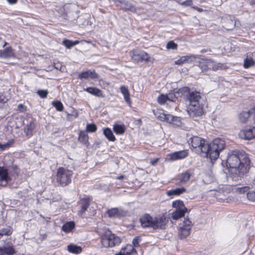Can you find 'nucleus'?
<instances>
[{
    "label": "nucleus",
    "instance_id": "11",
    "mask_svg": "<svg viewBox=\"0 0 255 255\" xmlns=\"http://www.w3.org/2000/svg\"><path fill=\"white\" fill-rule=\"evenodd\" d=\"M154 218L148 214L143 215L140 219L141 225L142 227H152L153 228Z\"/></svg>",
    "mask_w": 255,
    "mask_h": 255
},
{
    "label": "nucleus",
    "instance_id": "19",
    "mask_svg": "<svg viewBox=\"0 0 255 255\" xmlns=\"http://www.w3.org/2000/svg\"><path fill=\"white\" fill-rule=\"evenodd\" d=\"M154 225H153V228H161L163 229L164 228L166 224V221L165 218L164 217H161L159 219L157 218H154Z\"/></svg>",
    "mask_w": 255,
    "mask_h": 255
},
{
    "label": "nucleus",
    "instance_id": "12",
    "mask_svg": "<svg viewBox=\"0 0 255 255\" xmlns=\"http://www.w3.org/2000/svg\"><path fill=\"white\" fill-rule=\"evenodd\" d=\"M188 155L187 150H181L171 153L168 155L170 160L172 161L182 159L185 158Z\"/></svg>",
    "mask_w": 255,
    "mask_h": 255
},
{
    "label": "nucleus",
    "instance_id": "55",
    "mask_svg": "<svg viewBox=\"0 0 255 255\" xmlns=\"http://www.w3.org/2000/svg\"><path fill=\"white\" fill-rule=\"evenodd\" d=\"M158 160V158H156V159H154L151 160L150 163L151 164H152V165H154L155 163H157Z\"/></svg>",
    "mask_w": 255,
    "mask_h": 255
},
{
    "label": "nucleus",
    "instance_id": "20",
    "mask_svg": "<svg viewBox=\"0 0 255 255\" xmlns=\"http://www.w3.org/2000/svg\"><path fill=\"white\" fill-rule=\"evenodd\" d=\"M84 90L85 91L87 92L88 93H89V94H90L91 95H93L99 97H103L102 90H101L100 89H99L98 88H94V87H88V88L84 89Z\"/></svg>",
    "mask_w": 255,
    "mask_h": 255
},
{
    "label": "nucleus",
    "instance_id": "2",
    "mask_svg": "<svg viewBox=\"0 0 255 255\" xmlns=\"http://www.w3.org/2000/svg\"><path fill=\"white\" fill-rule=\"evenodd\" d=\"M190 140L192 149L211 161L216 160L219 157V152L223 149V141L220 138L215 139L211 143L198 136H193Z\"/></svg>",
    "mask_w": 255,
    "mask_h": 255
},
{
    "label": "nucleus",
    "instance_id": "45",
    "mask_svg": "<svg viewBox=\"0 0 255 255\" xmlns=\"http://www.w3.org/2000/svg\"><path fill=\"white\" fill-rule=\"evenodd\" d=\"M177 48V45L173 41H169L166 45V48L168 49H176Z\"/></svg>",
    "mask_w": 255,
    "mask_h": 255
},
{
    "label": "nucleus",
    "instance_id": "27",
    "mask_svg": "<svg viewBox=\"0 0 255 255\" xmlns=\"http://www.w3.org/2000/svg\"><path fill=\"white\" fill-rule=\"evenodd\" d=\"M172 206L175 208L176 210H185L187 211V209L184 206L183 202L180 200H177L173 202Z\"/></svg>",
    "mask_w": 255,
    "mask_h": 255
},
{
    "label": "nucleus",
    "instance_id": "50",
    "mask_svg": "<svg viewBox=\"0 0 255 255\" xmlns=\"http://www.w3.org/2000/svg\"><path fill=\"white\" fill-rule=\"evenodd\" d=\"M193 4V1L191 0H187L184 1L181 3V4L183 6H192Z\"/></svg>",
    "mask_w": 255,
    "mask_h": 255
},
{
    "label": "nucleus",
    "instance_id": "26",
    "mask_svg": "<svg viewBox=\"0 0 255 255\" xmlns=\"http://www.w3.org/2000/svg\"><path fill=\"white\" fill-rule=\"evenodd\" d=\"M250 117V112H242L239 115V120L241 123H245Z\"/></svg>",
    "mask_w": 255,
    "mask_h": 255
},
{
    "label": "nucleus",
    "instance_id": "53",
    "mask_svg": "<svg viewBox=\"0 0 255 255\" xmlns=\"http://www.w3.org/2000/svg\"><path fill=\"white\" fill-rule=\"evenodd\" d=\"M192 7L193 9L197 10L198 11H199L200 12H201L203 11V9L202 8H199V7H196L195 6H192Z\"/></svg>",
    "mask_w": 255,
    "mask_h": 255
},
{
    "label": "nucleus",
    "instance_id": "54",
    "mask_svg": "<svg viewBox=\"0 0 255 255\" xmlns=\"http://www.w3.org/2000/svg\"><path fill=\"white\" fill-rule=\"evenodd\" d=\"M7 2L10 4H13L16 3L17 0H6Z\"/></svg>",
    "mask_w": 255,
    "mask_h": 255
},
{
    "label": "nucleus",
    "instance_id": "17",
    "mask_svg": "<svg viewBox=\"0 0 255 255\" xmlns=\"http://www.w3.org/2000/svg\"><path fill=\"white\" fill-rule=\"evenodd\" d=\"M121 251L124 255H137L135 249L131 245H127Z\"/></svg>",
    "mask_w": 255,
    "mask_h": 255
},
{
    "label": "nucleus",
    "instance_id": "13",
    "mask_svg": "<svg viewBox=\"0 0 255 255\" xmlns=\"http://www.w3.org/2000/svg\"><path fill=\"white\" fill-rule=\"evenodd\" d=\"M98 77V75L95 72L94 70H88L82 72L79 74V78L81 79H87L89 78L94 79Z\"/></svg>",
    "mask_w": 255,
    "mask_h": 255
},
{
    "label": "nucleus",
    "instance_id": "21",
    "mask_svg": "<svg viewBox=\"0 0 255 255\" xmlns=\"http://www.w3.org/2000/svg\"><path fill=\"white\" fill-rule=\"evenodd\" d=\"M120 91L122 93V94L124 96V99L126 102L128 104V105L130 106L131 101L129 97V91L127 87L125 86H122L120 87Z\"/></svg>",
    "mask_w": 255,
    "mask_h": 255
},
{
    "label": "nucleus",
    "instance_id": "8",
    "mask_svg": "<svg viewBox=\"0 0 255 255\" xmlns=\"http://www.w3.org/2000/svg\"><path fill=\"white\" fill-rule=\"evenodd\" d=\"M187 112L191 117L201 116L203 113V107L200 104H189Z\"/></svg>",
    "mask_w": 255,
    "mask_h": 255
},
{
    "label": "nucleus",
    "instance_id": "31",
    "mask_svg": "<svg viewBox=\"0 0 255 255\" xmlns=\"http://www.w3.org/2000/svg\"><path fill=\"white\" fill-rule=\"evenodd\" d=\"M187 212V211H185V210H176L175 211L172 212L171 217L174 220H177L179 218L183 217L185 213Z\"/></svg>",
    "mask_w": 255,
    "mask_h": 255
},
{
    "label": "nucleus",
    "instance_id": "40",
    "mask_svg": "<svg viewBox=\"0 0 255 255\" xmlns=\"http://www.w3.org/2000/svg\"><path fill=\"white\" fill-rule=\"evenodd\" d=\"M97 127L94 124H88L86 126V130L89 132H94L97 130Z\"/></svg>",
    "mask_w": 255,
    "mask_h": 255
},
{
    "label": "nucleus",
    "instance_id": "57",
    "mask_svg": "<svg viewBox=\"0 0 255 255\" xmlns=\"http://www.w3.org/2000/svg\"><path fill=\"white\" fill-rule=\"evenodd\" d=\"M60 67H61V65L60 64H57L56 65H55V68L57 69H59L60 68Z\"/></svg>",
    "mask_w": 255,
    "mask_h": 255
},
{
    "label": "nucleus",
    "instance_id": "60",
    "mask_svg": "<svg viewBox=\"0 0 255 255\" xmlns=\"http://www.w3.org/2000/svg\"><path fill=\"white\" fill-rule=\"evenodd\" d=\"M7 43L6 42H4L3 45V47H4L6 45Z\"/></svg>",
    "mask_w": 255,
    "mask_h": 255
},
{
    "label": "nucleus",
    "instance_id": "32",
    "mask_svg": "<svg viewBox=\"0 0 255 255\" xmlns=\"http://www.w3.org/2000/svg\"><path fill=\"white\" fill-rule=\"evenodd\" d=\"M176 91L179 96L181 94V96L188 97L191 93L189 89L187 87H182L179 90H177Z\"/></svg>",
    "mask_w": 255,
    "mask_h": 255
},
{
    "label": "nucleus",
    "instance_id": "23",
    "mask_svg": "<svg viewBox=\"0 0 255 255\" xmlns=\"http://www.w3.org/2000/svg\"><path fill=\"white\" fill-rule=\"evenodd\" d=\"M103 133L109 141H114L116 140V137L110 128H104Z\"/></svg>",
    "mask_w": 255,
    "mask_h": 255
},
{
    "label": "nucleus",
    "instance_id": "10",
    "mask_svg": "<svg viewBox=\"0 0 255 255\" xmlns=\"http://www.w3.org/2000/svg\"><path fill=\"white\" fill-rule=\"evenodd\" d=\"M115 4L121 9L125 11H130L132 12H135V7L130 2L124 0H115Z\"/></svg>",
    "mask_w": 255,
    "mask_h": 255
},
{
    "label": "nucleus",
    "instance_id": "16",
    "mask_svg": "<svg viewBox=\"0 0 255 255\" xmlns=\"http://www.w3.org/2000/svg\"><path fill=\"white\" fill-rule=\"evenodd\" d=\"M191 173L189 171H186L178 175L177 180L181 183H186L191 177Z\"/></svg>",
    "mask_w": 255,
    "mask_h": 255
},
{
    "label": "nucleus",
    "instance_id": "30",
    "mask_svg": "<svg viewBox=\"0 0 255 255\" xmlns=\"http://www.w3.org/2000/svg\"><path fill=\"white\" fill-rule=\"evenodd\" d=\"M255 64V61L253 58L247 55L246 58L244 60V67L245 68H249Z\"/></svg>",
    "mask_w": 255,
    "mask_h": 255
},
{
    "label": "nucleus",
    "instance_id": "59",
    "mask_svg": "<svg viewBox=\"0 0 255 255\" xmlns=\"http://www.w3.org/2000/svg\"><path fill=\"white\" fill-rule=\"evenodd\" d=\"M124 255L123 254V253H122V252H121V251H120V252L119 253L117 254H116V255Z\"/></svg>",
    "mask_w": 255,
    "mask_h": 255
},
{
    "label": "nucleus",
    "instance_id": "5",
    "mask_svg": "<svg viewBox=\"0 0 255 255\" xmlns=\"http://www.w3.org/2000/svg\"><path fill=\"white\" fill-rule=\"evenodd\" d=\"M157 119L161 121L166 122L175 126H179L181 125V121L179 117L173 116L170 114H166L162 110H157L154 113Z\"/></svg>",
    "mask_w": 255,
    "mask_h": 255
},
{
    "label": "nucleus",
    "instance_id": "29",
    "mask_svg": "<svg viewBox=\"0 0 255 255\" xmlns=\"http://www.w3.org/2000/svg\"><path fill=\"white\" fill-rule=\"evenodd\" d=\"M68 251L73 254H79L82 252V248L80 246L75 245H70L68 246Z\"/></svg>",
    "mask_w": 255,
    "mask_h": 255
},
{
    "label": "nucleus",
    "instance_id": "7",
    "mask_svg": "<svg viewBox=\"0 0 255 255\" xmlns=\"http://www.w3.org/2000/svg\"><path fill=\"white\" fill-rule=\"evenodd\" d=\"M132 60L135 62L143 61H149L150 56L145 52L137 49L134 50L130 52V54Z\"/></svg>",
    "mask_w": 255,
    "mask_h": 255
},
{
    "label": "nucleus",
    "instance_id": "49",
    "mask_svg": "<svg viewBox=\"0 0 255 255\" xmlns=\"http://www.w3.org/2000/svg\"><path fill=\"white\" fill-rule=\"evenodd\" d=\"M235 189L236 190V191L239 192V193H244L247 191L248 188L246 186H245L241 188H237Z\"/></svg>",
    "mask_w": 255,
    "mask_h": 255
},
{
    "label": "nucleus",
    "instance_id": "46",
    "mask_svg": "<svg viewBox=\"0 0 255 255\" xmlns=\"http://www.w3.org/2000/svg\"><path fill=\"white\" fill-rule=\"evenodd\" d=\"M247 198L252 201H255V192L252 191L249 192L247 194Z\"/></svg>",
    "mask_w": 255,
    "mask_h": 255
},
{
    "label": "nucleus",
    "instance_id": "28",
    "mask_svg": "<svg viewBox=\"0 0 255 255\" xmlns=\"http://www.w3.org/2000/svg\"><path fill=\"white\" fill-rule=\"evenodd\" d=\"M89 205V201L87 199L83 200L82 201L81 209L78 211V215L82 216L88 208Z\"/></svg>",
    "mask_w": 255,
    "mask_h": 255
},
{
    "label": "nucleus",
    "instance_id": "41",
    "mask_svg": "<svg viewBox=\"0 0 255 255\" xmlns=\"http://www.w3.org/2000/svg\"><path fill=\"white\" fill-rule=\"evenodd\" d=\"M168 97L166 95H160L157 99V101L159 104L162 105L165 103V102L168 101L167 100Z\"/></svg>",
    "mask_w": 255,
    "mask_h": 255
},
{
    "label": "nucleus",
    "instance_id": "22",
    "mask_svg": "<svg viewBox=\"0 0 255 255\" xmlns=\"http://www.w3.org/2000/svg\"><path fill=\"white\" fill-rule=\"evenodd\" d=\"M186 191V190L184 187H181L169 190L167 192V194L168 196L179 195L185 193Z\"/></svg>",
    "mask_w": 255,
    "mask_h": 255
},
{
    "label": "nucleus",
    "instance_id": "9",
    "mask_svg": "<svg viewBox=\"0 0 255 255\" xmlns=\"http://www.w3.org/2000/svg\"><path fill=\"white\" fill-rule=\"evenodd\" d=\"M239 136L241 138L247 140L255 138V126L247 127L241 130L239 133Z\"/></svg>",
    "mask_w": 255,
    "mask_h": 255
},
{
    "label": "nucleus",
    "instance_id": "61",
    "mask_svg": "<svg viewBox=\"0 0 255 255\" xmlns=\"http://www.w3.org/2000/svg\"><path fill=\"white\" fill-rule=\"evenodd\" d=\"M123 178V176H120V177H119L118 178H119V179H122V178Z\"/></svg>",
    "mask_w": 255,
    "mask_h": 255
},
{
    "label": "nucleus",
    "instance_id": "43",
    "mask_svg": "<svg viewBox=\"0 0 255 255\" xmlns=\"http://www.w3.org/2000/svg\"><path fill=\"white\" fill-rule=\"evenodd\" d=\"M53 105L55 107L56 109L58 111H62L63 109V106L62 103L60 101H56L53 102Z\"/></svg>",
    "mask_w": 255,
    "mask_h": 255
},
{
    "label": "nucleus",
    "instance_id": "51",
    "mask_svg": "<svg viewBox=\"0 0 255 255\" xmlns=\"http://www.w3.org/2000/svg\"><path fill=\"white\" fill-rule=\"evenodd\" d=\"M139 237H135L132 240V244L134 247L139 246Z\"/></svg>",
    "mask_w": 255,
    "mask_h": 255
},
{
    "label": "nucleus",
    "instance_id": "58",
    "mask_svg": "<svg viewBox=\"0 0 255 255\" xmlns=\"http://www.w3.org/2000/svg\"><path fill=\"white\" fill-rule=\"evenodd\" d=\"M22 107H23V105H21V104H19V105H18L17 106V108H18V109H20V108H22Z\"/></svg>",
    "mask_w": 255,
    "mask_h": 255
},
{
    "label": "nucleus",
    "instance_id": "37",
    "mask_svg": "<svg viewBox=\"0 0 255 255\" xmlns=\"http://www.w3.org/2000/svg\"><path fill=\"white\" fill-rule=\"evenodd\" d=\"M79 140L85 144H87L88 142V135L85 131L80 132L79 136Z\"/></svg>",
    "mask_w": 255,
    "mask_h": 255
},
{
    "label": "nucleus",
    "instance_id": "25",
    "mask_svg": "<svg viewBox=\"0 0 255 255\" xmlns=\"http://www.w3.org/2000/svg\"><path fill=\"white\" fill-rule=\"evenodd\" d=\"M34 128L35 125L32 122L25 126L24 129V131L27 136L30 137L32 136L33 130Z\"/></svg>",
    "mask_w": 255,
    "mask_h": 255
},
{
    "label": "nucleus",
    "instance_id": "39",
    "mask_svg": "<svg viewBox=\"0 0 255 255\" xmlns=\"http://www.w3.org/2000/svg\"><path fill=\"white\" fill-rule=\"evenodd\" d=\"M107 213L110 217H116L119 216V211L118 208H115L108 210Z\"/></svg>",
    "mask_w": 255,
    "mask_h": 255
},
{
    "label": "nucleus",
    "instance_id": "62",
    "mask_svg": "<svg viewBox=\"0 0 255 255\" xmlns=\"http://www.w3.org/2000/svg\"><path fill=\"white\" fill-rule=\"evenodd\" d=\"M227 202H229V200H228V199H227Z\"/></svg>",
    "mask_w": 255,
    "mask_h": 255
},
{
    "label": "nucleus",
    "instance_id": "6",
    "mask_svg": "<svg viewBox=\"0 0 255 255\" xmlns=\"http://www.w3.org/2000/svg\"><path fill=\"white\" fill-rule=\"evenodd\" d=\"M192 226L191 221L188 218H185L179 228V236L181 239H185L190 235Z\"/></svg>",
    "mask_w": 255,
    "mask_h": 255
},
{
    "label": "nucleus",
    "instance_id": "36",
    "mask_svg": "<svg viewBox=\"0 0 255 255\" xmlns=\"http://www.w3.org/2000/svg\"><path fill=\"white\" fill-rule=\"evenodd\" d=\"M79 43V41L78 40H76L74 41L68 40V39H64L62 41V44L66 47L67 48L70 49L72 47L74 46L76 44Z\"/></svg>",
    "mask_w": 255,
    "mask_h": 255
},
{
    "label": "nucleus",
    "instance_id": "4",
    "mask_svg": "<svg viewBox=\"0 0 255 255\" xmlns=\"http://www.w3.org/2000/svg\"><path fill=\"white\" fill-rule=\"evenodd\" d=\"M72 174V171L66 168H60L57 173V182L62 186H66L71 182Z\"/></svg>",
    "mask_w": 255,
    "mask_h": 255
},
{
    "label": "nucleus",
    "instance_id": "1",
    "mask_svg": "<svg viewBox=\"0 0 255 255\" xmlns=\"http://www.w3.org/2000/svg\"><path fill=\"white\" fill-rule=\"evenodd\" d=\"M225 161L228 169L226 190L230 192L233 190V186L240 183L242 178L247 174L250 168V159L248 154L243 150H229L227 153Z\"/></svg>",
    "mask_w": 255,
    "mask_h": 255
},
{
    "label": "nucleus",
    "instance_id": "44",
    "mask_svg": "<svg viewBox=\"0 0 255 255\" xmlns=\"http://www.w3.org/2000/svg\"><path fill=\"white\" fill-rule=\"evenodd\" d=\"M13 142V140H11L10 141H8L4 144H2L1 142H0V149L2 151L9 147Z\"/></svg>",
    "mask_w": 255,
    "mask_h": 255
},
{
    "label": "nucleus",
    "instance_id": "14",
    "mask_svg": "<svg viewBox=\"0 0 255 255\" xmlns=\"http://www.w3.org/2000/svg\"><path fill=\"white\" fill-rule=\"evenodd\" d=\"M189 101V104H197L199 103V100L201 98L200 93L197 91L191 92V93L188 97Z\"/></svg>",
    "mask_w": 255,
    "mask_h": 255
},
{
    "label": "nucleus",
    "instance_id": "3",
    "mask_svg": "<svg viewBox=\"0 0 255 255\" xmlns=\"http://www.w3.org/2000/svg\"><path fill=\"white\" fill-rule=\"evenodd\" d=\"M121 242L120 237L112 234L109 230H106L101 236L102 244L105 248L114 247L120 244Z\"/></svg>",
    "mask_w": 255,
    "mask_h": 255
},
{
    "label": "nucleus",
    "instance_id": "38",
    "mask_svg": "<svg viewBox=\"0 0 255 255\" xmlns=\"http://www.w3.org/2000/svg\"><path fill=\"white\" fill-rule=\"evenodd\" d=\"M168 97V101L171 102H175L176 100L178 98L179 96L178 95L177 92L176 90H174L173 92L169 93V94L166 95Z\"/></svg>",
    "mask_w": 255,
    "mask_h": 255
},
{
    "label": "nucleus",
    "instance_id": "35",
    "mask_svg": "<svg viewBox=\"0 0 255 255\" xmlns=\"http://www.w3.org/2000/svg\"><path fill=\"white\" fill-rule=\"evenodd\" d=\"M75 227V224L73 222H67L62 226V230L65 232H70Z\"/></svg>",
    "mask_w": 255,
    "mask_h": 255
},
{
    "label": "nucleus",
    "instance_id": "52",
    "mask_svg": "<svg viewBox=\"0 0 255 255\" xmlns=\"http://www.w3.org/2000/svg\"><path fill=\"white\" fill-rule=\"evenodd\" d=\"M1 232V235H2V236L3 235H9L11 234L10 231L7 229H1L0 230Z\"/></svg>",
    "mask_w": 255,
    "mask_h": 255
},
{
    "label": "nucleus",
    "instance_id": "56",
    "mask_svg": "<svg viewBox=\"0 0 255 255\" xmlns=\"http://www.w3.org/2000/svg\"><path fill=\"white\" fill-rule=\"evenodd\" d=\"M0 255H4V247H0Z\"/></svg>",
    "mask_w": 255,
    "mask_h": 255
},
{
    "label": "nucleus",
    "instance_id": "15",
    "mask_svg": "<svg viewBox=\"0 0 255 255\" xmlns=\"http://www.w3.org/2000/svg\"><path fill=\"white\" fill-rule=\"evenodd\" d=\"M196 57L194 56H184L181 57L179 59L175 61V64L176 65H182L185 63H191L194 61Z\"/></svg>",
    "mask_w": 255,
    "mask_h": 255
},
{
    "label": "nucleus",
    "instance_id": "34",
    "mask_svg": "<svg viewBox=\"0 0 255 255\" xmlns=\"http://www.w3.org/2000/svg\"><path fill=\"white\" fill-rule=\"evenodd\" d=\"M114 131L118 134H122L125 131V128L124 125H115L113 127Z\"/></svg>",
    "mask_w": 255,
    "mask_h": 255
},
{
    "label": "nucleus",
    "instance_id": "18",
    "mask_svg": "<svg viewBox=\"0 0 255 255\" xmlns=\"http://www.w3.org/2000/svg\"><path fill=\"white\" fill-rule=\"evenodd\" d=\"M14 53L11 47H7L3 50L0 51V57L9 58L14 57Z\"/></svg>",
    "mask_w": 255,
    "mask_h": 255
},
{
    "label": "nucleus",
    "instance_id": "42",
    "mask_svg": "<svg viewBox=\"0 0 255 255\" xmlns=\"http://www.w3.org/2000/svg\"><path fill=\"white\" fill-rule=\"evenodd\" d=\"M15 253L12 247H4V255H13Z\"/></svg>",
    "mask_w": 255,
    "mask_h": 255
},
{
    "label": "nucleus",
    "instance_id": "33",
    "mask_svg": "<svg viewBox=\"0 0 255 255\" xmlns=\"http://www.w3.org/2000/svg\"><path fill=\"white\" fill-rule=\"evenodd\" d=\"M214 64V61L211 60H207L204 64H201L199 66L202 71H206L211 68V66Z\"/></svg>",
    "mask_w": 255,
    "mask_h": 255
},
{
    "label": "nucleus",
    "instance_id": "24",
    "mask_svg": "<svg viewBox=\"0 0 255 255\" xmlns=\"http://www.w3.org/2000/svg\"><path fill=\"white\" fill-rule=\"evenodd\" d=\"M9 179L7 170L0 167V181L4 182L5 184H6Z\"/></svg>",
    "mask_w": 255,
    "mask_h": 255
},
{
    "label": "nucleus",
    "instance_id": "47",
    "mask_svg": "<svg viewBox=\"0 0 255 255\" xmlns=\"http://www.w3.org/2000/svg\"><path fill=\"white\" fill-rule=\"evenodd\" d=\"M37 94L42 98H45L47 96L48 92L47 90H40L37 92Z\"/></svg>",
    "mask_w": 255,
    "mask_h": 255
},
{
    "label": "nucleus",
    "instance_id": "48",
    "mask_svg": "<svg viewBox=\"0 0 255 255\" xmlns=\"http://www.w3.org/2000/svg\"><path fill=\"white\" fill-rule=\"evenodd\" d=\"M222 64H218L214 62V64L212 66H211V68L214 71H217L218 69H222Z\"/></svg>",
    "mask_w": 255,
    "mask_h": 255
}]
</instances>
